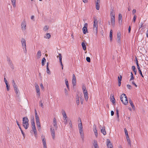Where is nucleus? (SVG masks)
<instances>
[{
  "mask_svg": "<svg viewBox=\"0 0 148 148\" xmlns=\"http://www.w3.org/2000/svg\"><path fill=\"white\" fill-rule=\"evenodd\" d=\"M117 41L119 43L121 41V37H117Z\"/></svg>",
  "mask_w": 148,
  "mask_h": 148,
  "instance_id": "obj_53",
  "label": "nucleus"
},
{
  "mask_svg": "<svg viewBox=\"0 0 148 148\" xmlns=\"http://www.w3.org/2000/svg\"><path fill=\"white\" fill-rule=\"evenodd\" d=\"M129 102L130 104L131 105V106L132 108H135V106L134 105H133V103L130 99H129Z\"/></svg>",
  "mask_w": 148,
  "mask_h": 148,
  "instance_id": "obj_33",
  "label": "nucleus"
},
{
  "mask_svg": "<svg viewBox=\"0 0 148 148\" xmlns=\"http://www.w3.org/2000/svg\"><path fill=\"white\" fill-rule=\"evenodd\" d=\"M92 144L95 148H99L97 142L96 140H93Z\"/></svg>",
  "mask_w": 148,
  "mask_h": 148,
  "instance_id": "obj_17",
  "label": "nucleus"
},
{
  "mask_svg": "<svg viewBox=\"0 0 148 148\" xmlns=\"http://www.w3.org/2000/svg\"><path fill=\"white\" fill-rule=\"evenodd\" d=\"M32 128L33 130V131L36 130V127L35 126V123H33V124H32Z\"/></svg>",
  "mask_w": 148,
  "mask_h": 148,
  "instance_id": "obj_34",
  "label": "nucleus"
},
{
  "mask_svg": "<svg viewBox=\"0 0 148 148\" xmlns=\"http://www.w3.org/2000/svg\"><path fill=\"white\" fill-rule=\"evenodd\" d=\"M114 112L113 111H111V116H113L114 114Z\"/></svg>",
  "mask_w": 148,
  "mask_h": 148,
  "instance_id": "obj_64",
  "label": "nucleus"
},
{
  "mask_svg": "<svg viewBox=\"0 0 148 148\" xmlns=\"http://www.w3.org/2000/svg\"><path fill=\"white\" fill-rule=\"evenodd\" d=\"M83 32L84 34H86L87 32V27H83L82 28Z\"/></svg>",
  "mask_w": 148,
  "mask_h": 148,
  "instance_id": "obj_30",
  "label": "nucleus"
},
{
  "mask_svg": "<svg viewBox=\"0 0 148 148\" xmlns=\"http://www.w3.org/2000/svg\"><path fill=\"white\" fill-rule=\"evenodd\" d=\"M118 81H120L119 80H120V81H121V78H122L121 76V75L120 76V77H118Z\"/></svg>",
  "mask_w": 148,
  "mask_h": 148,
  "instance_id": "obj_60",
  "label": "nucleus"
},
{
  "mask_svg": "<svg viewBox=\"0 0 148 148\" xmlns=\"http://www.w3.org/2000/svg\"><path fill=\"white\" fill-rule=\"evenodd\" d=\"M96 8L97 10H99V9L100 5L99 3L100 2H96Z\"/></svg>",
  "mask_w": 148,
  "mask_h": 148,
  "instance_id": "obj_26",
  "label": "nucleus"
},
{
  "mask_svg": "<svg viewBox=\"0 0 148 148\" xmlns=\"http://www.w3.org/2000/svg\"><path fill=\"white\" fill-rule=\"evenodd\" d=\"M146 25H143L142 29H144L145 28H146Z\"/></svg>",
  "mask_w": 148,
  "mask_h": 148,
  "instance_id": "obj_63",
  "label": "nucleus"
},
{
  "mask_svg": "<svg viewBox=\"0 0 148 148\" xmlns=\"http://www.w3.org/2000/svg\"><path fill=\"white\" fill-rule=\"evenodd\" d=\"M136 10L135 9H133L132 11V14H134L136 13Z\"/></svg>",
  "mask_w": 148,
  "mask_h": 148,
  "instance_id": "obj_59",
  "label": "nucleus"
},
{
  "mask_svg": "<svg viewBox=\"0 0 148 148\" xmlns=\"http://www.w3.org/2000/svg\"><path fill=\"white\" fill-rule=\"evenodd\" d=\"M35 88L36 90V95L38 98H39L40 96V90L38 85L36 83L35 84Z\"/></svg>",
  "mask_w": 148,
  "mask_h": 148,
  "instance_id": "obj_9",
  "label": "nucleus"
},
{
  "mask_svg": "<svg viewBox=\"0 0 148 148\" xmlns=\"http://www.w3.org/2000/svg\"><path fill=\"white\" fill-rule=\"evenodd\" d=\"M31 123L33 124V123H35L34 118V116H31Z\"/></svg>",
  "mask_w": 148,
  "mask_h": 148,
  "instance_id": "obj_41",
  "label": "nucleus"
},
{
  "mask_svg": "<svg viewBox=\"0 0 148 148\" xmlns=\"http://www.w3.org/2000/svg\"><path fill=\"white\" fill-rule=\"evenodd\" d=\"M47 72L48 74H50V71L48 67H47Z\"/></svg>",
  "mask_w": 148,
  "mask_h": 148,
  "instance_id": "obj_44",
  "label": "nucleus"
},
{
  "mask_svg": "<svg viewBox=\"0 0 148 148\" xmlns=\"http://www.w3.org/2000/svg\"><path fill=\"white\" fill-rule=\"evenodd\" d=\"M86 60L88 62H90V58H89V57H86Z\"/></svg>",
  "mask_w": 148,
  "mask_h": 148,
  "instance_id": "obj_52",
  "label": "nucleus"
},
{
  "mask_svg": "<svg viewBox=\"0 0 148 148\" xmlns=\"http://www.w3.org/2000/svg\"><path fill=\"white\" fill-rule=\"evenodd\" d=\"M26 23L25 21L24 20L21 23V28L23 31H25L26 29Z\"/></svg>",
  "mask_w": 148,
  "mask_h": 148,
  "instance_id": "obj_10",
  "label": "nucleus"
},
{
  "mask_svg": "<svg viewBox=\"0 0 148 148\" xmlns=\"http://www.w3.org/2000/svg\"><path fill=\"white\" fill-rule=\"evenodd\" d=\"M6 88H7V90L8 91L10 90V85H8V84H6Z\"/></svg>",
  "mask_w": 148,
  "mask_h": 148,
  "instance_id": "obj_46",
  "label": "nucleus"
},
{
  "mask_svg": "<svg viewBox=\"0 0 148 148\" xmlns=\"http://www.w3.org/2000/svg\"><path fill=\"white\" fill-rule=\"evenodd\" d=\"M112 30L111 29L110 31V41H112Z\"/></svg>",
  "mask_w": 148,
  "mask_h": 148,
  "instance_id": "obj_29",
  "label": "nucleus"
},
{
  "mask_svg": "<svg viewBox=\"0 0 148 148\" xmlns=\"http://www.w3.org/2000/svg\"><path fill=\"white\" fill-rule=\"evenodd\" d=\"M107 145L108 148H112L113 146L109 139L107 140Z\"/></svg>",
  "mask_w": 148,
  "mask_h": 148,
  "instance_id": "obj_13",
  "label": "nucleus"
},
{
  "mask_svg": "<svg viewBox=\"0 0 148 148\" xmlns=\"http://www.w3.org/2000/svg\"><path fill=\"white\" fill-rule=\"evenodd\" d=\"M65 81L66 83V87L68 89H69V83L68 82L67 80V79H66L65 80Z\"/></svg>",
  "mask_w": 148,
  "mask_h": 148,
  "instance_id": "obj_38",
  "label": "nucleus"
},
{
  "mask_svg": "<svg viewBox=\"0 0 148 148\" xmlns=\"http://www.w3.org/2000/svg\"><path fill=\"white\" fill-rule=\"evenodd\" d=\"M116 114L117 116V118H119V111L117 109L116 110Z\"/></svg>",
  "mask_w": 148,
  "mask_h": 148,
  "instance_id": "obj_55",
  "label": "nucleus"
},
{
  "mask_svg": "<svg viewBox=\"0 0 148 148\" xmlns=\"http://www.w3.org/2000/svg\"><path fill=\"white\" fill-rule=\"evenodd\" d=\"M62 114L63 117V122L64 124H65V125L68 123V117L64 110H62Z\"/></svg>",
  "mask_w": 148,
  "mask_h": 148,
  "instance_id": "obj_8",
  "label": "nucleus"
},
{
  "mask_svg": "<svg viewBox=\"0 0 148 148\" xmlns=\"http://www.w3.org/2000/svg\"><path fill=\"white\" fill-rule=\"evenodd\" d=\"M79 120L80 123L78 124V129L81 137L82 141H84V130L81 119H79Z\"/></svg>",
  "mask_w": 148,
  "mask_h": 148,
  "instance_id": "obj_1",
  "label": "nucleus"
},
{
  "mask_svg": "<svg viewBox=\"0 0 148 148\" xmlns=\"http://www.w3.org/2000/svg\"><path fill=\"white\" fill-rule=\"evenodd\" d=\"M124 131H125V135H127V134H128V132L126 129V128H124Z\"/></svg>",
  "mask_w": 148,
  "mask_h": 148,
  "instance_id": "obj_54",
  "label": "nucleus"
},
{
  "mask_svg": "<svg viewBox=\"0 0 148 148\" xmlns=\"http://www.w3.org/2000/svg\"><path fill=\"white\" fill-rule=\"evenodd\" d=\"M23 125L25 129H27L29 127L28 123H23Z\"/></svg>",
  "mask_w": 148,
  "mask_h": 148,
  "instance_id": "obj_25",
  "label": "nucleus"
},
{
  "mask_svg": "<svg viewBox=\"0 0 148 148\" xmlns=\"http://www.w3.org/2000/svg\"><path fill=\"white\" fill-rule=\"evenodd\" d=\"M110 101L112 102L114 104L115 103V100L114 97V96L113 95H112L110 96Z\"/></svg>",
  "mask_w": 148,
  "mask_h": 148,
  "instance_id": "obj_20",
  "label": "nucleus"
},
{
  "mask_svg": "<svg viewBox=\"0 0 148 148\" xmlns=\"http://www.w3.org/2000/svg\"><path fill=\"white\" fill-rule=\"evenodd\" d=\"M57 58H59L60 62L61 65L62 66V69H63V66L62 62V56L61 54L59 53V56H57Z\"/></svg>",
  "mask_w": 148,
  "mask_h": 148,
  "instance_id": "obj_15",
  "label": "nucleus"
},
{
  "mask_svg": "<svg viewBox=\"0 0 148 148\" xmlns=\"http://www.w3.org/2000/svg\"><path fill=\"white\" fill-rule=\"evenodd\" d=\"M72 83L73 86H75L76 85V78L75 75L74 74H73V75Z\"/></svg>",
  "mask_w": 148,
  "mask_h": 148,
  "instance_id": "obj_14",
  "label": "nucleus"
},
{
  "mask_svg": "<svg viewBox=\"0 0 148 148\" xmlns=\"http://www.w3.org/2000/svg\"><path fill=\"white\" fill-rule=\"evenodd\" d=\"M45 62L46 59L44 57L42 59V66H44L45 65Z\"/></svg>",
  "mask_w": 148,
  "mask_h": 148,
  "instance_id": "obj_36",
  "label": "nucleus"
},
{
  "mask_svg": "<svg viewBox=\"0 0 148 148\" xmlns=\"http://www.w3.org/2000/svg\"><path fill=\"white\" fill-rule=\"evenodd\" d=\"M16 123H17V124L18 126V127L19 128V129H21V127L20 125L19 124V123H18V122L17 121H16Z\"/></svg>",
  "mask_w": 148,
  "mask_h": 148,
  "instance_id": "obj_58",
  "label": "nucleus"
},
{
  "mask_svg": "<svg viewBox=\"0 0 148 148\" xmlns=\"http://www.w3.org/2000/svg\"><path fill=\"white\" fill-rule=\"evenodd\" d=\"M42 139L43 148H47L46 141L45 138L42 137Z\"/></svg>",
  "mask_w": 148,
  "mask_h": 148,
  "instance_id": "obj_18",
  "label": "nucleus"
},
{
  "mask_svg": "<svg viewBox=\"0 0 148 148\" xmlns=\"http://www.w3.org/2000/svg\"><path fill=\"white\" fill-rule=\"evenodd\" d=\"M48 29V27L47 26H45L43 28V30L44 31H47Z\"/></svg>",
  "mask_w": 148,
  "mask_h": 148,
  "instance_id": "obj_42",
  "label": "nucleus"
},
{
  "mask_svg": "<svg viewBox=\"0 0 148 148\" xmlns=\"http://www.w3.org/2000/svg\"><path fill=\"white\" fill-rule=\"evenodd\" d=\"M28 119L27 117H25L23 118V123H28Z\"/></svg>",
  "mask_w": 148,
  "mask_h": 148,
  "instance_id": "obj_27",
  "label": "nucleus"
},
{
  "mask_svg": "<svg viewBox=\"0 0 148 148\" xmlns=\"http://www.w3.org/2000/svg\"><path fill=\"white\" fill-rule=\"evenodd\" d=\"M122 20V16L121 14H119L118 16V20L119 23H121Z\"/></svg>",
  "mask_w": 148,
  "mask_h": 148,
  "instance_id": "obj_23",
  "label": "nucleus"
},
{
  "mask_svg": "<svg viewBox=\"0 0 148 148\" xmlns=\"http://www.w3.org/2000/svg\"><path fill=\"white\" fill-rule=\"evenodd\" d=\"M57 58H59L60 62L61 65L62 66V69H63V66L62 62V56L61 54L59 53V56H57Z\"/></svg>",
  "mask_w": 148,
  "mask_h": 148,
  "instance_id": "obj_16",
  "label": "nucleus"
},
{
  "mask_svg": "<svg viewBox=\"0 0 148 148\" xmlns=\"http://www.w3.org/2000/svg\"><path fill=\"white\" fill-rule=\"evenodd\" d=\"M137 17V16L134 14L133 19V21L134 23H135L136 21V19Z\"/></svg>",
  "mask_w": 148,
  "mask_h": 148,
  "instance_id": "obj_48",
  "label": "nucleus"
},
{
  "mask_svg": "<svg viewBox=\"0 0 148 148\" xmlns=\"http://www.w3.org/2000/svg\"><path fill=\"white\" fill-rule=\"evenodd\" d=\"M93 30L97 34V33L98 21L95 18H94Z\"/></svg>",
  "mask_w": 148,
  "mask_h": 148,
  "instance_id": "obj_7",
  "label": "nucleus"
},
{
  "mask_svg": "<svg viewBox=\"0 0 148 148\" xmlns=\"http://www.w3.org/2000/svg\"><path fill=\"white\" fill-rule=\"evenodd\" d=\"M53 125L54 127V128L56 130L58 126L57 124V122L56 121V120L55 118H54L53 119Z\"/></svg>",
  "mask_w": 148,
  "mask_h": 148,
  "instance_id": "obj_19",
  "label": "nucleus"
},
{
  "mask_svg": "<svg viewBox=\"0 0 148 148\" xmlns=\"http://www.w3.org/2000/svg\"><path fill=\"white\" fill-rule=\"evenodd\" d=\"M20 130H21V133L22 134L23 136L24 137L25 134H24V133L23 132V131L21 129H20Z\"/></svg>",
  "mask_w": 148,
  "mask_h": 148,
  "instance_id": "obj_61",
  "label": "nucleus"
},
{
  "mask_svg": "<svg viewBox=\"0 0 148 148\" xmlns=\"http://www.w3.org/2000/svg\"><path fill=\"white\" fill-rule=\"evenodd\" d=\"M12 85H13V86L14 87V89L18 88L17 86L16 85L15 82H14V80L13 81Z\"/></svg>",
  "mask_w": 148,
  "mask_h": 148,
  "instance_id": "obj_35",
  "label": "nucleus"
},
{
  "mask_svg": "<svg viewBox=\"0 0 148 148\" xmlns=\"http://www.w3.org/2000/svg\"><path fill=\"white\" fill-rule=\"evenodd\" d=\"M39 105L42 108H44V106L43 104V102L42 100H41L39 102Z\"/></svg>",
  "mask_w": 148,
  "mask_h": 148,
  "instance_id": "obj_40",
  "label": "nucleus"
},
{
  "mask_svg": "<svg viewBox=\"0 0 148 148\" xmlns=\"http://www.w3.org/2000/svg\"><path fill=\"white\" fill-rule=\"evenodd\" d=\"M80 98V101L82 104L83 102V99L82 97V96L81 95L79 97Z\"/></svg>",
  "mask_w": 148,
  "mask_h": 148,
  "instance_id": "obj_47",
  "label": "nucleus"
},
{
  "mask_svg": "<svg viewBox=\"0 0 148 148\" xmlns=\"http://www.w3.org/2000/svg\"><path fill=\"white\" fill-rule=\"evenodd\" d=\"M15 91V93L16 94V96L18 97L19 95V92L18 89V88L14 89Z\"/></svg>",
  "mask_w": 148,
  "mask_h": 148,
  "instance_id": "obj_24",
  "label": "nucleus"
},
{
  "mask_svg": "<svg viewBox=\"0 0 148 148\" xmlns=\"http://www.w3.org/2000/svg\"><path fill=\"white\" fill-rule=\"evenodd\" d=\"M131 78H130V82H131L132 80L134 79V77L133 76V74L132 72L131 73Z\"/></svg>",
  "mask_w": 148,
  "mask_h": 148,
  "instance_id": "obj_43",
  "label": "nucleus"
},
{
  "mask_svg": "<svg viewBox=\"0 0 148 148\" xmlns=\"http://www.w3.org/2000/svg\"><path fill=\"white\" fill-rule=\"evenodd\" d=\"M41 56V53L40 50L38 51L36 55V57L38 59L40 58Z\"/></svg>",
  "mask_w": 148,
  "mask_h": 148,
  "instance_id": "obj_22",
  "label": "nucleus"
},
{
  "mask_svg": "<svg viewBox=\"0 0 148 148\" xmlns=\"http://www.w3.org/2000/svg\"><path fill=\"white\" fill-rule=\"evenodd\" d=\"M82 45L83 50L85 51L86 50V47L85 43L83 42H82Z\"/></svg>",
  "mask_w": 148,
  "mask_h": 148,
  "instance_id": "obj_31",
  "label": "nucleus"
},
{
  "mask_svg": "<svg viewBox=\"0 0 148 148\" xmlns=\"http://www.w3.org/2000/svg\"><path fill=\"white\" fill-rule=\"evenodd\" d=\"M35 117L37 125L39 130H41V126L40 122L39 119L37 112L36 109L35 110Z\"/></svg>",
  "mask_w": 148,
  "mask_h": 148,
  "instance_id": "obj_3",
  "label": "nucleus"
},
{
  "mask_svg": "<svg viewBox=\"0 0 148 148\" xmlns=\"http://www.w3.org/2000/svg\"><path fill=\"white\" fill-rule=\"evenodd\" d=\"M82 89L84 95V98L85 100L87 101H88V93L86 89V87L84 85H83L82 86Z\"/></svg>",
  "mask_w": 148,
  "mask_h": 148,
  "instance_id": "obj_5",
  "label": "nucleus"
},
{
  "mask_svg": "<svg viewBox=\"0 0 148 148\" xmlns=\"http://www.w3.org/2000/svg\"><path fill=\"white\" fill-rule=\"evenodd\" d=\"M34 132V136L35 138H37V132L36 131V130L35 131H33Z\"/></svg>",
  "mask_w": 148,
  "mask_h": 148,
  "instance_id": "obj_49",
  "label": "nucleus"
},
{
  "mask_svg": "<svg viewBox=\"0 0 148 148\" xmlns=\"http://www.w3.org/2000/svg\"><path fill=\"white\" fill-rule=\"evenodd\" d=\"M101 133L104 135H105L106 134V133L105 129V127L104 126L103 127L102 129H101Z\"/></svg>",
  "mask_w": 148,
  "mask_h": 148,
  "instance_id": "obj_21",
  "label": "nucleus"
},
{
  "mask_svg": "<svg viewBox=\"0 0 148 148\" xmlns=\"http://www.w3.org/2000/svg\"><path fill=\"white\" fill-rule=\"evenodd\" d=\"M120 99L122 103L125 105H127L128 103L127 96L125 94H123L121 95L120 97Z\"/></svg>",
  "mask_w": 148,
  "mask_h": 148,
  "instance_id": "obj_4",
  "label": "nucleus"
},
{
  "mask_svg": "<svg viewBox=\"0 0 148 148\" xmlns=\"http://www.w3.org/2000/svg\"><path fill=\"white\" fill-rule=\"evenodd\" d=\"M127 141V142L128 143V144L130 145V147H131V141L130 140V138H126Z\"/></svg>",
  "mask_w": 148,
  "mask_h": 148,
  "instance_id": "obj_39",
  "label": "nucleus"
},
{
  "mask_svg": "<svg viewBox=\"0 0 148 148\" xmlns=\"http://www.w3.org/2000/svg\"><path fill=\"white\" fill-rule=\"evenodd\" d=\"M51 37V35L49 33H47L45 36L44 38H46L49 39Z\"/></svg>",
  "mask_w": 148,
  "mask_h": 148,
  "instance_id": "obj_32",
  "label": "nucleus"
},
{
  "mask_svg": "<svg viewBox=\"0 0 148 148\" xmlns=\"http://www.w3.org/2000/svg\"><path fill=\"white\" fill-rule=\"evenodd\" d=\"M69 124L70 127L71 128L72 127V123L71 120H70L69 121Z\"/></svg>",
  "mask_w": 148,
  "mask_h": 148,
  "instance_id": "obj_45",
  "label": "nucleus"
},
{
  "mask_svg": "<svg viewBox=\"0 0 148 148\" xmlns=\"http://www.w3.org/2000/svg\"><path fill=\"white\" fill-rule=\"evenodd\" d=\"M76 102L77 104L78 105L79 103V98L78 96H77L76 98Z\"/></svg>",
  "mask_w": 148,
  "mask_h": 148,
  "instance_id": "obj_37",
  "label": "nucleus"
},
{
  "mask_svg": "<svg viewBox=\"0 0 148 148\" xmlns=\"http://www.w3.org/2000/svg\"><path fill=\"white\" fill-rule=\"evenodd\" d=\"M131 84H132L135 87H137V85H136V84H135V82H134V81H132V82H131Z\"/></svg>",
  "mask_w": 148,
  "mask_h": 148,
  "instance_id": "obj_51",
  "label": "nucleus"
},
{
  "mask_svg": "<svg viewBox=\"0 0 148 148\" xmlns=\"http://www.w3.org/2000/svg\"><path fill=\"white\" fill-rule=\"evenodd\" d=\"M132 69L134 71V70H136V67L135 66H132Z\"/></svg>",
  "mask_w": 148,
  "mask_h": 148,
  "instance_id": "obj_62",
  "label": "nucleus"
},
{
  "mask_svg": "<svg viewBox=\"0 0 148 148\" xmlns=\"http://www.w3.org/2000/svg\"><path fill=\"white\" fill-rule=\"evenodd\" d=\"M110 23L111 25L114 27L115 25V14L113 9H111L110 11Z\"/></svg>",
  "mask_w": 148,
  "mask_h": 148,
  "instance_id": "obj_2",
  "label": "nucleus"
},
{
  "mask_svg": "<svg viewBox=\"0 0 148 148\" xmlns=\"http://www.w3.org/2000/svg\"><path fill=\"white\" fill-rule=\"evenodd\" d=\"M50 131L52 138L53 139H55V136L54 129L51 127L50 128Z\"/></svg>",
  "mask_w": 148,
  "mask_h": 148,
  "instance_id": "obj_12",
  "label": "nucleus"
},
{
  "mask_svg": "<svg viewBox=\"0 0 148 148\" xmlns=\"http://www.w3.org/2000/svg\"><path fill=\"white\" fill-rule=\"evenodd\" d=\"M139 72V73H140V75L141 76L143 77H144V76H143V75L142 74V72H141V70H139V71H138Z\"/></svg>",
  "mask_w": 148,
  "mask_h": 148,
  "instance_id": "obj_57",
  "label": "nucleus"
},
{
  "mask_svg": "<svg viewBox=\"0 0 148 148\" xmlns=\"http://www.w3.org/2000/svg\"><path fill=\"white\" fill-rule=\"evenodd\" d=\"M21 43L22 47L23 49L24 52L26 53L27 50L26 49V40L24 38H22L21 39Z\"/></svg>",
  "mask_w": 148,
  "mask_h": 148,
  "instance_id": "obj_6",
  "label": "nucleus"
},
{
  "mask_svg": "<svg viewBox=\"0 0 148 148\" xmlns=\"http://www.w3.org/2000/svg\"><path fill=\"white\" fill-rule=\"evenodd\" d=\"M121 37V33L119 31L117 32V37Z\"/></svg>",
  "mask_w": 148,
  "mask_h": 148,
  "instance_id": "obj_50",
  "label": "nucleus"
},
{
  "mask_svg": "<svg viewBox=\"0 0 148 148\" xmlns=\"http://www.w3.org/2000/svg\"><path fill=\"white\" fill-rule=\"evenodd\" d=\"M127 88L129 89H131L132 88V86L129 84H127Z\"/></svg>",
  "mask_w": 148,
  "mask_h": 148,
  "instance_id": "obj_56",
  "label": "nucleus"
},
{
  "mask_svg": "<svg viewBox=\"0 0 148 148\" xmlns=\"http://www.w3.org/2000/svg\"><path fill=\"white\" fill-rule=\"evenodd\" d=\"M93 131L94 133L95 134L96 138H97L98 136L97 132V129L96 125H94L93 127Z\"/></svg>",
  "mask_w": 148,
  "mask_h": 148,
  "instance_id": "obj_11",
  "label": "nucleus"
},
{
  "mask_svg": "<svg viewBox=\"0 0 148 148\" xmlns=\"http://www.w3.org/2000/svg\"><path fill=\"white\" fill-rule=\"evenodd\" d=\"M12 6L14 8L16 7V0H11Z\"/></svg>",
  "mask_w": 148,
  "mask_h": 148,
  "instance_id": "obj_28",
  "label": "nucleus"
}]
</instances>
